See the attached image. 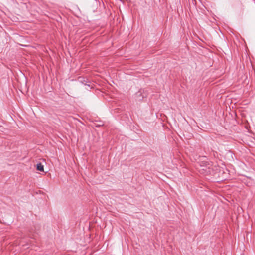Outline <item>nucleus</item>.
Returning a JSON list of instances; mask_svg holds the SVG:
<instances>
[{"label": "nucleus", "instance_id": "f257e3e1", "mask_svg": "<svg viewBox=\"0 0 255 255\" xmlns=\"http://www.w3.org/2000/svg\"><path fill=\"white\" fill-rule=\"evenodd\" d=\"M36 169L38 171H44V166L43 165H42L41 163H39L37 164Z\"/></svg>", "mask_w": 255, "mask_h": 255}]
</instances>
